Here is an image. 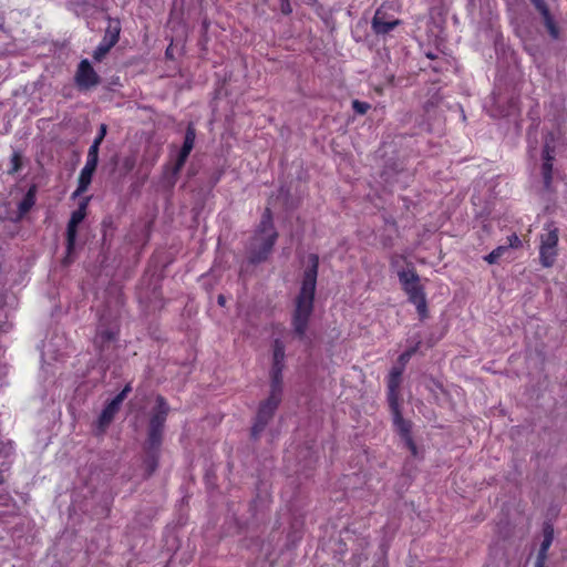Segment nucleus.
Listing matches in <instances>:
<instances>
[{
  "instance_id": "nucleus-1",
  "label": "nucleus",
  "mask_w": 567,
  "mask_h": 567,
  "mask_svg": "<svg viewBox=\"0 0 567 567\" xmlns=\"http://www.w3.org/2000/svg\"><path fill=\"white\" fill-rule=\"evenodd\" d=\"M309 267L306 269L299 295L296 298L291 324L293 333L301 340L306 337L309 321L313 311V300L317 286L319 258L309 256Z\"/></svg>"
},
{
  "instance_id": "nucleus-2",
  "label": "nucleus",
  "mask_w": 567,
  "mask_h": 567,
  "mask_svg": "<svg viewBox=\"0 0 567 567\" xmlns=\"http://www.w3.org/2000/svg\"><path fill=\"white\" fill-rule=\"evenodd\" d=\"M278 237L272 223V214L270 208H266L257 231L252 237L249 246V260L252 264L265 261L272 250Z\"/></svg>"
},
{
  "instance_id": "nucleus-3",
  "label": "nucleus",
  "mask_w": 567,
  "mask_h": 567,
  "mask_svg": "<svg viewBox=\"0 0 567 567\" xmlns=\"http://www.w3.org/2000/svg\"><path fill=\"white\" fill-rule=\"evenodd\" d=\"M398 277L402 289L409 297V301L416 307L420 318L425 319L427 317V303L419 275L413 268H408L398 271Z\"/></svg>"
},
{
  "instance_id": "nucleus-4",
  "label": "nucleus",
  "mask_w": 567,
  "mask_h": 567,
  "mask_svg": "<svg viewBox=\"0 0 567 567\" xmlns=\"http://www.w3.org/2000/svg\"><path fill=\"white\" fill-rule=\"evenodd\" d=\"M168 412L169 405L166 400L162 395L156 396L155 405L150 414L148 444L151 447H157L161 444Z\"/></svg>"
},
{
  "instance_id": "nucleus-5",
  "label": "nucleus",
  "mask_w": 567,
  "mask_h": 567,
  "mask_svg": "<svg viewBox=\"0 0 567 567\" xmlns=\"http://www.w3.org/2000/svg\"><path fill=\"white\" fill-rule=\"evenodd\" d=\"M540 236L539 258L544 267L554 265L557 255L558 229L549 224Z\"/></svg>"
},
{
  "instance_id": "nucleus-6",
  "label": "nucleus",
  "mask_w": 567,
  "mask_h": 567,
  "mask_svg": "<svg viewBox=\"0 0 567 567\" xmlns=\"http://www.w3.org/2000/svg\"><path fill=\"white\" fill-rule=\"evenodd\" d=\"M280 401V398L269 395L268 399L260 404L256 416V422L251 427V435L254 437H257L264 431L268 422L271 420Z\"/></svg>"
},
{
  "instance_id": "nucleus-7",
  "label": "nucleus",
  "mask_w": 567,
  "mask_h": 567,
  "mask_svg": "<svg viewBox=\"0 0 567 567\" xmlns=\"http://www.w3.org/2000/svg\"><path fill=\"white\" fill-rule=\"evenodd\" d=\"M86 215V204L82 203L76 210H74L71 215V218L68 223L66 229V249L70 254L74 247L75 238H76V229L78 226L83 221Z\"/></svg>"
},
{
  "instance_id": "nucleus-8",
  "label": "nucleus",
  "mask_w": 567,
  "mask_h": 567,
  "mask_svg": "<svg viewBox=\"0 0 567 567\" xmlns=\"http://www.w3.org/2000/svg\"><path fill=\"white\" fill-rule=\"evenodd\" d=\"M76 84L81 89H90L99 84L100 79L87 60L81 61L75 75Z\"/></svg>"
},
{
  "instance_id": "nucleus-9",
  "label": "nucleus",
  "mask_w": 567,
  "mask_h": 567,
  "mask_svg": "<svg viewBox=\"0 0 567 567\" xmlns=\"http://www.w3.org/2000/svg\"><path fill=\"white\" fill-rule=\"evenodd\" d=\"M195 138H196L195 128L192 125H189L186 130L183 147H182V150L178 154V157L173 167L172 174L174 176H176L181 172L183 166L185 165L186 159L194 147Z\"/></svg>"
},
{
  "instance_id": "nucleus-10",
  "label": "nucleus",
  "mask_w": 567,
  "mask_h": 567,
  "mask_svg": "<svg viewBox=\"0 0 567 567\" xmlns=\"http://www.w3.org/2000/svg\"><path fill=\"white\" fill-rule=\"evenodd\" d=\"M398 19H386L385 13L378 9L372 19V29L377 34H385L399 24Z\"/></svg>"
},
{
  "instance_id": "nucleus-11",
  "label": "nucleus",
  "mask_w": 567,
  "mask_h": 567,
  "mask_svg": "<svg viewBox=\"0 0 567 567\" xmlns=\"http://www.w3.org/2000/svg\"><path fill=\"white\" fill-rule=\"evenodd\" d=\"M96 162L86 159V163L80 173L79 185L76 190L74 192V196L81 195L87 189L89 185L91 184L92 176L96 169Z\"/></svg>"
},
{
  "instance_id": "nucleus-12",
  "label": "nucleus",
  "mask_w": 567,
  "mask_h": 567,
  "mask_svg": "<svg viewBox=\"0 0 567 567\" xmlns=\"http://www.w3.org/2000/svg\"><path fill=\"white\" fill-rule=\"evenodd\" d=\"M536 9L540 12L544 19V23L549 32V34L556 39L558 38V29L555 25V22L543 0H532Z\"/></svg>"
},
{
  "instance_id": "nucleus-13",
  "label": "nucleus",
  "mask_w": 567,
  "mask_h": 567,
  "mask_svg": "<svg viewBox=\"0 0 567 567\" xmlns=\"http://www.w3.org/2000/svg\"><path fill=\"white\" fill-rule=\"evenodd\" d=\"M394 409V424L398 426L401 434L405 437L406 444L409 449L412 451L413 454H415L416 447L412 441V439L409 436L410 433V424L403 420L401 414L398 411L396 403L392 404Z\"/></svg>"
},
{
  "instance_id": "nucleus-14",
  "label": "nucleus",
  "mask_w": 567,
  "mask_h": 567,
  "mask_svg": "<svg viewBox=\"0 0 567 567\" xmlns=\"http://www.w3.org/2000/svg\"><path fill=\"white\" fill-rule=\"evenodd\" d=\"M121 403L118 400L113 399L102 411L99 417V427L103 431L114 419V415L118 412Z\"/></svg>"
},
{
  "instance_id": "nucleus-15",
  "label": "nucleus",
  "mask_w": 567,
  "mask_h": 567,
  "mask_svg": "<svg viewBox=\"0 0 567 567\" xmlns=\"http://www.w3.org/2000/svg\"><path fill=\"white\" fill-rule=\"evenodd\" d=\"M403 370L399 368H393L389 381H388V388H389V400L391 404H395L396 402V391L399 389L400 382H401V375Z\"/></svg>"
},
{
  "instance_id": "nucleus-16",
  "label": "nucleus",
  "mask_w": 567,
  "mask_h": 567,
  "mask_svg": "<svg viewBox=\"0 0 567 567\" xmlns=\"http://www.w3.org/2000/svg\"><path fill=\"white\" fill-rule=\"evenodd\" d=\"M282 369L284 368H271V383L269 394L280 399L282 394Z\"/></svg>"
},
{
  "instance_id": "nucleus-17",
  "label": "nucleus",
  "mask_w": 567,
  "mask_h": 567,
  "mask_svg": "<svg viewBox=\"0 0 567 567\" xmlns=\"http://www.w3.org/2000/svg\"><path fill=\"white\" fill-rule=\"evenodd\" d=\"M543 156H544L545 162L543 164L542 174H543L545 187L548 188L550 185V182H551V171H553V164H551L553 157L550 156V150H549L548 144H546L544 147Z\"/></svg>"
},
{
  "instance_id": "nucleus-18",
  "label": "nucleus",
  "mask_w": 567,
  "mask_h": 567,
  "mask_svg": "<svg viewBox=\"0 0 567 567\" xmlns=\"http://www.w3.org/2000/svg\"><path fill=\"white\" fill-rule=\"evenodd\" d=\"M34 203H35V187L32 186L25 194L24 198L19 204V214L16 219L17 220L21 219L31 209V207L34 205Z\"/></svg>"
},
{
  "instance_id": "nucleus-19",
  "label": "nucleus",
  "mask_w": 567,
  "mask_h": 567,
  "mask_svg": "<svg viewBox=\"0 0 567 567\" xmlns=\"http://www.w3.org/2000/svg\"><path fill=\"white\" fill-rule=\"evenodd\" d=\"M120 24L118 22H110L107 29L105 30V34L103 41L109 43L111 47H114L120 38Z\"/></svg>"
},
{
  "instance_id": "nucleus-20",
  "label": "nucleus",
  "mask_w": 567,
  "mask_h": 567,
  "mask_svg": "<svg viewBox=\"0 0 567 567\" xmlns=\"http://www.w3.org/2000/svg\"><path fill=\"white\" fill-rule=\"evenodd\" d=\"M285 346L281 341L274 342L272 368H284Z\"/></svg>"
},
{
  "instance_id": "nucleus-21",
  "label": "nucleus",
  "mask_w": 567,
  "mask_h": 567,
  "mask_svg": "<svg viewBox=\"0 0 567 567\" xmlns=\"http://www.w3.org/2000/svg\"><path fill=\"white\" fill-rule=\"evenodd\" d=\"M551 542H553V535H551V532H546V533H545L544 540H543L542 546H540V550H539V558H538V561H537V566H536V567H542V565H543V560H544L545 555H546V551H547V549L549 548V546H550Z\"/></svg>"
},
{
  "instance_id": "nucleus-22",
  "label": "nucleus",
  "mask_w": 567,
  "mask_h": 567,
  "mask_svg": "<svg viewBox=\"0 0 567 567\" xmlns=\"http://www.w3.org/2000/svg\"><path fill=\"white\" fill-rule=\"evenodd\" d=\"M114 339V333L110 330H102V331H99L95 339H94V343L99 347V348H103L107 342L112 341Z\"/></svg>"
},
{
  "instance_id": "nucleus-23",
  "label": "nucleus",
  "mask_w": 567,
  "mask_h": 567,
  "mask_svg": "<svg viewBox=\"0 0 567 567\" xmlns=\"http://www.w3.org/2000/svg\"><path fill=\"white\" fill-rule=\"evenodd\" d=\"M507 251V246H498L491 254L484 257L488 264H495Z\"/></svg>"
},
{
  "instance_id": "nucleus-24",
  "label": "nucleus",
  "mask_w": 567,
  "mask_h": 567,
  "mask_svg": "<svg viewBox=\"0 0 567 567\" xmlns=\"http://www.w3.org/2000/svg\"><path fill=\"white\" fill-rule=\"evenodd\" d=\"M113 47H111L109 43H106L105 41L102 40L101 43L95 49V51L93 52V58L96 61H101L109 53V51Z\"/></svg>"
},
{
  "instance_id": "nucleus-25",
  "label": "nucleus",
  "mask_w": 567,
  "mask_h": 567,
  "mask_svg": "<svg viewBox=\"0 0 567 567\" xmlns=\"http://www.w3.org/2000/svg\"><path fill=\"white\" fill-rule=\"evenodd\" d=\"M100 145L99 143L94 142L93 141V144L90 146L89 148V153H87V161H93V162H99V148H100Z\"/></svg>"
},
{
  "instance_id": "nucleus-26",
  "label": "nucleus",
  "mask_w": 567,
  "mask_h": 567,
  "mask_svg": "<svg viewBox=\"0 0 567 567\" xmlns=\"http://www.w3.org/2000/svg\"><path fill=\"white\" fill-rule=\"evenodd\" d=\"M21 167V156L19 153L14 152L11 156V168L9 169L10 174L17 173Z\"/></svg>"
},
{
  "instance_id": "nucleus-27",
  "label": "nucleus",
  "mask_w": 567,
  "mask_h": 567,
  "mask_svg": "<svg viewBox=\"0 0 567 567\" xmlns=\"http://www.w3.org/2000/svg\"><path fill=\"white\" fill-rule=\"evenodd\" d=\"M352 107L353 110L358 113V114H365L368 112V110L370 109V105L365 102H360L358 100H354L352 102Z\"/></svg>"
},
{
  "instance_id": "nucleus-28",
  "label": "nucleus",
  "mask_w": 567,
  "mask_h": 567,
  "mask_svg": "<svg viewBox=\"0 0 567 567\" xmlns=\"http://www.w3.org/2000/svg\"><path fill=\"white\" fill-rule=\"evenodd\" d=\"M416 349L417 347L408 349L399 357V361L402 363V365H404L411 359V357L416 352Z\"/></svg>"
},
{
  "instance_id": "nucleus-29",
  "label": "nucleus",
  "mask_w": 567,
  "mask_h": 567,
  "mask_svg": "<svg viewBox=\"0 0 567 567\" xmlns=\"http://www.w3.org/2000/svg\"><path fill=\"white\" fill-rule=\"evenodd\" d=\"M508 247H512V248H517L520 246L522 241L520 239L518 238V236L516 234H512L508 238Z\"/></svg>"
},
{
  "instance_id": "nucleus-30",
  "label": "nucleus",
  "mask_w": 567,
  "mask_h": 567,
  "mask_svg": "<svg viewBox=\"0 0 567 567\" xmlns=\"http://www.w3.org/2000/svg\"><path fill=\"white\" fill-rule=\"evenodd\" d=\"M131 391H132V388L130 384H127L114 399L118 400V402L122 404V402L124 401V399L127 396V394Z\"/></svg>"
},
{
  "instance_id": "nucleus-31",
  "label": "nucleus",
  "mask_w": 567,
  "mask_h": 567,
  "mask_svg": "<svg viewBox=\"0 0 567 567\" xmlns=\"http://www.w3.org/2000/svg\"><path fill=\"white\" fill-rule=\"evenodd\" d=\"M106 132H107V126L105 124H101L100 132H99L97 136L95 137L94 142L101 144L106 135Z\"/></svg>"
},
{
  "instance_id": "nucleus-32",
  "label": "nucleus",
  "mask_w": 567,
  "mask_h": 567,
  "mask_svg": "<svg viewBox=\"0 0 567 567\" xmlns=\"http://www.w3.org/2000/svg\"><path fill=\"white\" fill-rule=\"evenodd\" d=\"M280 11L284 13V14H290L292 12V8H291V4H290V0H284L281 1L280 3Z\"/></svg>"
},
{
  "instance_id": "nucleus-33",
  "label": "nucleus",
  "mask_w": 567,
  "mask_h": 567,
  "mask_svg": "<svg viewBox=\"0 0 567 567\" xmlns=\"http://www.w3.org/2000/svg\"><path fill=\"white\" fill-rule=\"evenodd\" d=\"M217 302H218V305H219V306L224 307V306H225V303H226V298H225V296L219 295V296H218V298H217Z\"/></svg>"
},
{
  "instance_id": "nucleus-34",
  "label": "nucleus",
  "mask_w": 567,
  "mask_h": 567,
  "mask_svg": "<svg viewBox=\"0 0 567 567\" xmlns=\"http://www.w3.org/2000/svg\"><path fill=\"white\" fill-rule=\"evenodd\" d=\"M4 483V478L2 476V474L0 473V485H2Z\"/></svg>"
},
{
  "instance_id": "nucleus-35",
  "label": "nucleus",
  "mask_w": 567,
  "mask_h": 567,
  "mask_svg": "<svg viewBox=\"0 0 567 567\" xmlns=\"http://www.w3.org/2000/svg\"><path fill=\"white\" fill-rule=\"evenodd\" d=\"M318 0H308L309 4H315Z\"/></svg>"
},
{
  "instance_id": "nucleus-36",
  "label": "nucleus",
  "mask_w": 567,
  "mask_h": 567,
  "mask_svg": "<svg viewBox=\"0 0 567 567\" xmlns=\"http://www.w3.org/2000/svg\"><path fill=\"white\" fill-rule=\"evenodd\" d=\"M155 470V463H152V471Z\"/></svg>"
}]
</instances>
